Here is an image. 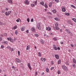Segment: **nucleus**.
<instances>
[{"mask_svg":"<svg viewBox=\"0 0 76 76\" xmlns=\"http://www.w3.org/2000/svg\"><path fill=\"white\" fill-rule=\"evenodd\" d=\"M55 26H56V27H53V29L55 30H58V31H59L60 30V28L58 27V23H56L55 24Z\"/></svg>","mask_w":76,"mask_h":76,"instance_id":"f257e3e1","label":"nucleus"},{"mask_svg":"<svg viewBox=\"0 0 76 76\" xmlns=\"http://www.w3.org/2000/svg\"><path fill=\"white\" fill-rule=\"evenodd\" d=\"M11 13H12V11H10L8 12H6L5 13V15L6 16H9Z\"/></svg>","mask_w":76,"mask_h":76,"instance_id":"f03ea898","label":"nucleus"},{"mask_svg":"<svg viewBox=\"0 0 76 76\" xmlns=\"http://www.w3.org/2000/svg\"><path fill=\"white\" fill-rule=\"evenodd\" d=\"M53 47H54L53 48L55 50H60V47L57 48V47H56V46H55V45H53Z\"/></svg>","mask_w":76,"mask_h":76,"instance_id":"7ed1b4c3","label":"nucleus"},{"mask_svg":"<svg viewBox=\"0 0 76 76\" xmlns=\"http://www.w3.org/2000/svg\"><path fill=\"white\" fill-rule=\"evenodd\" d=\"M62 68H63L64 70H66V71H67V70H68V69H67V67H66V66L64 65H62Z\"/></svg>","mask_w":76,"mask_h":76,"instance_id":"20e7f679","label":"nucleus"},{"mask_svg":"<svg viewBox=\"0 0 76 76\" xmlns=\"http://www.w3.org/2000/svg\"><path fill=\"white\" fill-rule=\"evenodd\" d=\"M15 61L17 62V63H21V61L19 59H18V58H16L15 59Z\"/></svg>","mask_w":76,"mask_h":76,"instance_id":"39448f33","label":"nucleus"},{"mask_svg":"<svg viewBox=\"0 0 76 76\" xmlns=\"http://www.w3.org/2000/svg\"><path fill=\"white\" fill-rule=\"evenodd\" d=\"M65 31H66V33H67V34H70V33L71 31H70L69 29H65Z\"/></svg>","mask_w":76,"mask_h":76,"instance_id":"423d86ee","label":"nucleus"},{"mask_svg":"<svg viewBox=\"0 0 76 76\" xmlns=\"http://www.w3.org/2000/svg\"><path fill=\"white\" fill-rule=\"evenodd\" d=\"M24 3L26 5H28L29 4V2L28 0H25V1H24Z\"/></svg>","mask_w":76,"mask_h":76,"instance_id":"0eeeda50","label":"nucleus"},{"mask_svg":"<svg viewBox=\"0 0 76 76\" xmlns=\"http://www.w3.org/2000/svg\"><path fill=\"white\" fill-rule=\"evenodd\" d=\"M67 22L68 23H69V24H70L71 25H73V23H72L71 21L69 20H67Z\"/></svg>","mask_w":76,"mask_h":76,"instance_id":"6e6552de","label":"nucleus"},{"mask_svg":"<svg viewBox=\"0 0 76 76\" xmlns=\"http://www.w3.org/2000/svg\"><path fill=\"white\" fill-rule=\"evenodd\" d=\"M27 66L30 70H32V67H31V66L30 63H28Z\"/></svg>","mask_w":76,"mask_h":76,"instance_id":"1a4fd4ad","label":"nucleus"},{"mask_svg":"<svg viewBox=\"0 0 76 76\" xmlns=\"http://www.w3.org/2000/svg\"><path fill=\"white\" fill-rule=\"evenodd\" d=\"M61 9L62 12H65V11L66 10V8L64 7H62Z\"/></svg>","mask_w":76,"mask_h":76,"instance_id":"9d476101","label":"nucleus"},{"mask_svg":"<svg viewBox=\"0 0 76 76\" xmlns=\"http://www.w3.org/2000/svg\"><path fill=\"white\" fill-rule=\"evenodd\" d=\"M37 28H38L39 30H41V26L40 24L38 25V26H36Z\"/></svg>","mask_w":76,"mask_h":76,"instance_id":"9b49d317","label":"nucleus"},{"mask_svg":"<svg viewBox=\"0 0 76 76\" xmlns=\"http://www.w3.org/2000/svg\"><path fill=\"white\" fill-rule=\"evenodd\" d=\"M45 60H46L45 58H41V60L42 61H45Z\"/></svg>","mask_w":76,"mask_h":76,"instance_id":"f8f14e48","label":"nucleus"},{"mask_svg":"<svg viewBox=\"0 0 76 76\" xmlns=\"http://www.w3.org/2000/svg\"><path fill=\"white\" fill-rule=\"evenodd\" d=\"M2 44H6V45L8 44V42L6 41H4L2 42Z\"/></svg>","mask_w":76,"mask_h":76,"instance_id":"ddd939ff","label":"nucleus"},{"mask_svg":"<svg viewBox=\"0 0 76 76\" xmlns=\"http://www.w3.org/2000/svg\"><path fill=\"white\" fill-rule=\"evenodd\" d=\"M32 32H35V28L34 27H33L31 28V29Z\"/></svg>","mask_w":76,"mask_h":76,"instance_id":"4468645a","label":"nucleus"},{"mask_svg":"<svg viewBox=\"0 0 76 76\" xmlns=\"http://www.w3.org/2000/svg\"><path fill=\"white\" fill-rule=\"evenodd\" d=\"M55 57L58 60V59H59V56H58V55H55Z\"/></svg>","mask_w":76,"mask_h":76,"instance_id":"2eb2a0df","label":"nucleus"},{"mask_svg":"<svg viewBox=\"0 0 76 76\" xmlns=\"http://www.w3.org/2000/svg\"><path fill=\"white\" fill-rule=\"evenodd\" d=\"M46 30H47L49 31L51 30V27H50V26H48V27L46 28Z\"/></svg>","mask_w":76,"mask_h":76,"instance_id":"dca6fc26","label":"nucleus"},{"mask_svg":"<svg viewBox=\"0 0 76 76\" xmlns=\"http://www.w3.org/2000/svg\"><path fill=\"white\" fill-rule=\"evenodd\" d=\"M30 49V46L28 45L27 46L26 50H29Z\"/></svg>","mask_w":76,"mask_h":76,"instance_id":"f3484780","label":"nucleus"},{"mask_svg":"<svg viewBox=\"0 0 76 76\" xmlns=\"http://www.w3.org/2000/svg\"><path fill=\"white\" fill-rule=\"evenodd\" d=\"M40 4H42L43 6H44V2H41L40 3Z\"/></svg>","mask_w":76,"mask_h":76,"instance_id":"a211bd4d","label":"nucleus"},{"mask_svg":"<svg viewBox=\"0 0 76 76\" xmlns=\"http://www.w3.org/2000/svg\"><path fill=\"white\" fill-rule=\"evenodd\" d=\"M8 1L9 3H11V4H12V3H13L12 0H8Z\"/></svg>","mask_w":76,"mask_h":76,"instance_id":"6ab92c4d","label":"nucleus"},{"mask_svg":"<svg viewBox=\"0 0 76 76\" xmlns=\"http://www.w3.org/2000/svg\"><path fill=\"white\" fill-rule=\"evenodd\" d=\"M73 61L75 64H76V59L75 58H73Z\"/></svg>","mask_w":76,"mask_h":76,"instance_id":"aec40b11","label":"nucleus"},{"mask_svg":"<svg viewBox=\"0 0 76 76\" xmlns=\"http://www.w3.org/2000/svg\"><path fill=\"white\" fill-rule=\"evenodd\" d=\"M38 55L39 57H41V56H42V55H41V53H40V52L38 53Z\"/></svg>","mask_w":76,"mask_h":76,"instance_id":"412c9836","label":"nucleus"},{"mask_svg":"<svg viewBox=\"0 0 76 76\" xmlns=\"http://www.w3.org/2000/svg\"><path fill=\"white\" fill-rule=\"evenodd\" d=\"M33 3H34L35 5H37V1H34L33 2Z\"/></svg>","mask_w":76,"mask_h":76,"instance_id":"4be33fe9","label":"nucleus"},{"mask_svg":"<svg viewBox=\"0 0 76 76\" xmlns=\"http://www.w3.org/2000/svg\"><path fill=\"white\" fill-rule=\"evenodd\" d=\"M61 60H58V64H60V63H61Z\"/></svg>","mask_w":76,"mask_h":76,"instance_id":"5701e85b","label":"nucleus"},{"mask_svg":"<svg viewBox=\"0 0 76 76\" xmlns=\"http://www.w3.org/2000/svg\"><path fill=\"white\" fill-rule=\"evenodd\" d=\"M41 44H43L44 43V41L42 39H41Z\"/></svg>","mask_w":76,"mask_h":76,"instance_id":"b1692460","label":"nucleus"},{"mask_svg":"<svg viewBox=\"0 0 76 76\" xmlns=\"http://www.w3.org/2000/svg\"><path fill=\"white\" fill-rule=\"evenodd\" d=\"M10 41L11 42H13V39H12V38H10Z\"/></svg>","mask_w":76,"mask_h":76,"instance_id":"393cba45","label":"nucleus"},{"mask_svg":"<svg viewBox=\"0 0 76 76\" xmlns=\"http://www.w3.org/2000/svg\"><path fill=\"white\" fill-rule=\"evenodd\" d=\"M21 31H25V28L23 26L21 27Z\"/></svg>","mask_w":76,"mask_h":76,"instance_id":"a878e982","label":"nucleus"},{"mask_svg":"<svg viewBox=\"0 0 76 76\" xmlns=\"http://www.w3.org/2000/svg\"><path fill=\"white\" fill-rule=\"evenodd\" d=\"M52 2H50V3L49 4V6L50 7H51L52 6Z\"/></svg>","mask_w":76,"mask_h":76,"instance_id":"bb28decb","label":"nucleus"},{"mask_svg":"<svg viewBox=\"0 0 76 76\" xmlns=\"http://www.w3.org/2000/svg\"><path fill=\"white\" fill-rule=\"evenodd\" d=\"M53 39L54 41H57V37H56L53 38Z\"/></svg>","mask_w":76,"mask_h":76,"instance_id":"cd10ccee","label":"nucleus"},{"mask_svg":"<svg viewBox=\"0 0 76 76\" xmlns=\"http://www.w3.org/2000/svg\"><path fill=\"white\" fill-rule=\"evenodd\" d=\"M6 48H8V49H9V50H10V49H11V47L8 46L6 47Z\"/></svg>","mask_w":76,"mask_h":76,"instance_id":"c85d7f7f","label":"nucleus"},{"mask_svg":"<svg viewBox=\"0 0 76 76\" xmlns=\"http://www.w3.org/2000/svg\"><path fill=\"white\" fill-rule=\"evenodd\" d=\"M71 7H73V8H74V9H76V7L75 6H74L73 5H71Z\"/></svg>","mask_w":76,"mask_h":76,"instance_id":"c756f323","label":"nucleus"},{"mask_svg":"<svg viewBox=\"0 0 76 76\" xmlns=\"http://www.w3.org/2000/svg\"><path fill=\"white\" fill-rule=\"evenodd\" d=\"M52 12H53L54 13H56V10H52Z\"/></svg>","mask_w":76,"mask_h":76,"instance_id":"7c9ffc66","label":"nucleus"},{"mask_svg":"<svg viewBox=\"0 0 76 76\" xmlns=\"http://www.w3.org/2000/svg\"><path fill=\"white\" fill-rule=\"evenodd\" d=\"M31 7H34V6H35V4H31Z\"/></svg>","mask_w":76,"mask_h":76,"instance_id":"2f4dec72","label":"nucleus"},{"mask_svg":"<svg viewBox=\"0 0 76 76\" xmlns=\"http://www.w3.org/2000/svg\"><path fill=\"white\" fill-rule=\"evenodd\" d=\"M44 6L46 8H47V7H48L47 6V3L45 4Z\"/></svg>","mask_w":76,"mask_h":76,"instance_id":"473e14b6","label":"nucleus"},{"mask_svg":"<svg viewBox=\"0 0 76 76\" xmlns=\"http://www.w3.org/2000/svg\"><path fill=\"white\" fill-rule=\"evenodd\" d=\"M18 30H16L15 31V34L16 35H18Z\"/></svg>","mask_w":76,"mask_h":76,"instance_id":"72a5a7b5","label":"nucleus"},{"mask_svg":"<svg viewBox=\"0 0 76 76\" xmlns=\"http://www.w3.org/2000/svg\"><path fill=\"white\" fill-rule=\"evenodd\" d=\"M46 71L47 72H49V69L48 68H47L46 69Z\"/></svg>","mask_w":76,"mask_h":76,"instance_id":"f704fd0d","label":"nucleus"},{"mask_svg":"<svg viewBox=\"0 0 76 76\" xmlns=\"http://www.w3.org/2000/svg\"><path fill=\"white\" fill-rule=\"evenodd\" d=\"M72 66L73 68H75V67H76V66L75 65V64H72Z\"/></svg>","mask_w":76,"mask_h":76,"instance_id":"c9c22d12","label":"nucleus"},{"mask_svg":"<svg viewBox=\"0 0 76 76\" xmlns=\"http://www.w3.org/2000/svg\"><path fill=\"white\" fill-rule=\"evenodd\" d=\"M47 14L48 15H52V13H51V12H47Z\"/></svg>","mask_w":76,"mask_h":76,"instance_id":"e433bc0d","label":"nucleus"},{"mask_svg":"<svg viewBox=\"0 0 76 76\" xmlns=\"http://www.w3.org/2000/svg\"><path fill=\"white\" fill-rule=\"evenodd\" d=\"M72 20H73V21H74V22H75L76 23V19L72 18Z\"/></svg>","mask_w":76,"mask_h":76,"instance_id":"4c0bfd02","label":"nucleus"},{"mask_svg":"<svg viewBox=\"0 0 76 76\" xmlns=\"http://www.w3.org/2000/svg\"><path fill=\"white\" fill-rule=\"evenodd\" d=\"M55 19L56 20H57V21H58V18L57 17L55 18Z\"/></svg>","mask_w":76,"mask_h":76,"instance_id":"58836bf2","label":"nucleus"},{"mask_svg":"<svg viewBox=\"0 0 76 76\" xmlns=\"http://www.w3.org/2000/svg\"><path fill=\"white\" fill-rule=\"evenodd\" d=\"M65 14L66 15H67V16H70V14H69V13H65Z\"/></svg>","mask_w":76,"mask_h":76,"instance_id":"ea45409f","label":"nucleus"},{"mask_svg":"<svg viewBox=\"0 0 76 76\" xmlns=\"http://www.w3.org/2000/svg\"><path fill=\"white\" fill-rule=\"evenodd\" d=\"M69 34L70 35V36H71V37L73 36V34H72V33L71 32L70 33V34Z\"/></svg>","mask_w":76,"mask_h":76,"instance_id":"a19ab883","label":"nucleus"},{"mask_svg":"<svg viewBox=\"0 0 76 76\" xmlns=\"http://www.w3.org/2000/svg\"><path fill=\"white\" fill-rule=\"evenodd\" d=\"M34 35L35 36V37H39V35H38V34H34Z\"/></svg>","mask_w":76,"mask_h":76,"instance_id":"79ce46f5","label":"nucleus"},{"mask_svg":"<svg viewBox=\"0 0 76 76\" xmlns=\"http://www.w3.org/2000/svg\"><path fill=\"white\" fill-rule=\"evenodd\" d=\"M66 65H67L68 66H69V63L67 61L66 62Z\"/></svg>","mask_w":76,"mask_h":76,"instance_id":"37998d69","label":"nucleus"},{"mask_svg":"<svg viewBox=\"0 0 76 76\" xmlns=\"http://www.w3.org/2000/svg\"><path fill=\"white\" fill-rule=\"evenodd\" d=\"M51 63L52 64H54V61H51Z\"/></svg>","mask_w":76,"mask_h":76,"instance_id":"c03bdc74","label":"nucleus"},{"mask_svg":"<svg viewBox=\"0 0 76 76\" xmlns=\"http://www.w3.org/2000/svg\"><path fill=\"white\" fill-rule=\"evenodd\" d=\"M44 37H48V36L47 35V34H45L44 35Z\"/></svg>","mask_w":76,"mask_h":76,"instance_id":"a18cd8bd","label":"nucleus"},{"mask_svg":"<svg viewBox=\"0 0 76 76\" xmlns=\"http://www.w3.org/2000/svg\"><path fill=\"white\" fill-rule=\"evenodd\" d=\"M4 47V46L3 45H1V48L3 49Z\"/></svg>","mask_w":76,"mask_h":76,"instance_id":"49530a36","label":"nucleus"},{"mask_svg":"<svg viewBox=\"0 0 76 76\" xmlns=\"http://www.w3.org/2000/svg\"><path fill=\"white\" fill-rule=\"evenodd\" d=\"M49 34L51 35V36H53V35H54V34H53L51 33H50Z\"/></svg>","mask_w":76,"mask_h":76,"instance_id":"de8ad7c7","label":"nucleus"},{"mask_svg":"<svg viewBox=\"0 0 76 76\" xmlns=\"http://www.w3.org/2000/svg\"><path fill=\"white\" fill-rule=\"evenodd\" d=\"M58 74H60V71L59 70H58Z\"/></svg>","mask_w":76,"mask_h":76,"instance_id":"09e8293b","label":"nucleus"},{"mask_svg":"<svg viewBox=\"0 0 76 76\" xmlns=\"http://www.w3.org/2000/svg\"><path fill=\"white\" fill-rule=\"evenodd\" d=\"M54 69V67H52L50 68V70H53V69Z\"/></svg>","mask_w":76,"mask_h":76,"instance_id":"8fccbe9b","label":"nucleus"},{"mask_svg":"<svg viewBox=\"0 0 76 76\" xmlns=\"http://www.w3.org/2000/svg\"><path fill=\"white\" fill-rule=\"evenodd\" d=\"M10 50L11 51H13L14 50H13V48H11V49H10Z\"/></svg>","mask_w":76,"mask_h":76,"instance_id":"3c124183","label":"nucleus"},{"mask_svg":"<svg viewBox=\"0 0 76 76\" xmlns=\"http://www.w3.org/2000/svg\"><path fill=\"white\" fill-rule=\"evenodd\" d=\"M27 20L28 23L29 22V18H28L27 19Z\"/></svg>","mask_w":76,"mask_h":76,"instance_id":"603ef678","label":"nucleus"},{"mask_svg":"<svg viewBox=\"0 0 76 76\" xmlns=\"http://www.w3.org/2000/svg\"><path fill=\"white\" fill-rule=\"evenodd\" d=\"M55 1L56 2V3H58L59 1L58 0H55Z\"/></svg>","mask_w":76,"mask_h":76,"instance_id":"864d4df0","label":"nucleus"},{"mask_svg":"<svg viewBox=\"0 0 76 76\" xmlns=\"http://www.w3.org/2000/svg\"><path fill=\"white\" fill-rule=\"evenodd\" d=\"M18 56H20V51H18Z\"/></svg>","mask_w":76,"mask_h":76,"instance_id":"5fc2aeb1","label":"nucleus"},{"mask_svg":"<svg viewBox=\"0 0 76 76\" xmlns=\"http://www.w3.org/2000/svg\"><path fill=\"white\" fill-rule=\"evenodd\" d=\"M31 22H34V19L33 18H31Z\"/></svg>","mask_w":76,"mask_h":76,"instance_id":"6e6d98bb","label":"nucleus"},{"mask_svg":"<svg viewBox=\"0 0 76 76\" xmlns=\"http://www.w3.org/2000/svg\"><path fill=\"white\" fill-rule=\"evenodd\" d=\"M7 39L8 41H10V38H9V37H8L7 38Z\"/></svg>","mask_w":76,"mask_h":76,"instance_id":"4d7b16f0","label":"nucleus"},{"mask_svg":"<svg viewBox=\"0 0 76 76\" xmlns=\"http://www.w3.org/2000/svg\"><path fill=\"white\" fill-rule=\"evenodd\" d=\"M63 32V30H62V29H60V32H61H61Z\"/></svg>","mask_w":76,"mask_h":76,"instance_id":"13d9d810","label":"nucleus"},{"mask_svg":"<svg viewBox=\"0 0 76 76\" xmlns=\"http://www.w3.org/2000/svg\"><path fill=\"white\" fill-rule=\"evenodd\" d=\"M37 74H38V72H37V71H36L35 72V75L37 76Z\"/></svg>","mask_w":76,"mask_h":76,"instance_id":"bf43d9fd","label":"nucleus"},{"mask_svg":"<svg viewBox=\"0 0 76 76\" xmlns=\"http://www.w3.org/2000/svg\"><path fill=\"white\" fill-rule=\"evenodd\" d=\"M16 21L17 22H19V19H18L16 20Z\"/></svg>","mask_w":76,"mask_h":76,"instance_id":"052dcab7","label":"nucleus"},{"mask_svg":"<svg viewBox=\"0 0 76 76\" xmlns=\"http://www.w3.org/2000/svg\"><path fill=\"white\" fill-rule=\"evenodd\" d=\"M26 32L27 34H28V32H29V30H27L26 31Z\"/></svg>","mask_w":76,"mask_h":76,"instance_id":"680f3d73","label":"nucleus"},{"mask_svg":"<svg viewBox=\"0 0 76 76\" xmlns=\"http://www.w3.org/2000/svg\"><path fill=\"white\" fill-rule=\"evenodd\" d=\"M0 41H2V38L0 37Z\"/></svg>","mask_w":76,"mask_h":76,"instance_id":"e2e57ef3","label":"nucleus"},{"mask_svg":"<svg viewBox=\"0 0 76 76\" xmlns=\"http://www.w3.org/2000/svg\"><path fill=\"white\" fill-rule=\"evenodd\" d=\"M12 69H15V66H13L12 67Z\"/></svg>","mask_w":76,"mask_h":76,"instance_id":"0e129e2a","label":"nucleus"},{"mask_svg":"<svg viewBox=\"0 0 76 76\" xmlns=\"http://www.w3.org/2000/svg\"><path fill=\"white\" fill-rule=\"evenodd\" d=\"M0 36H1V37H3V35L2 34H0Z\"/></svg>","mask_w":76,"mask_h":76,"instance_id":"69168bd1","label":"nucleus"},{"mask_svg":"<svg viewBox=\"0 0 76 76\" xmlns=\"http://www.w3.org/2000/svg\"><path fill=\"white\" fill-rule=\"evenodd\" d=\"M61 44H63V42H61Z\"/></svg>","mask_w":76,"mask_h":76,"instance_id":"338daca9","label":"nucleus"},{"mask_svg":"<svg viewBox=\"0 0 76 76\" xmlns=\"http://www.w3.org/2000/svg\"><path fill=\"white\" fill-rule=\"evenodd\" d=\"M44 75V72H43L42 73V75Z\"/></svg>","mask_w":76,"mask_h":76,"instance_id":"774afa93","label":"nucleus"}]
</instances>
